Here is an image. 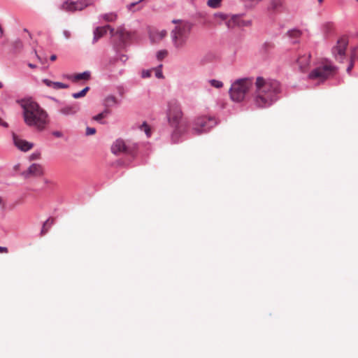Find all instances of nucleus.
<instances>
[{"mask_svg": "<svg viewBox=\"0 0 358 358\" xmlns=\"http://www.w3.org/2000/svg\"><path fill=\"white\" fill-rule=\"evenodd\" d=\"M280 92V85L278 81L259 76L255 82L252 102L259 108L269 107L277 100Z\"/></svg>", "mask_w": 358, "mask_h": 358, "instance_id": "f257e3e1", "label": "nucleus"}, {"mask_svg": "<svg viewBox=\"0 0 358 358\" xmlns=\"http://www.w3.org/2000/svg\"><path fill=\"white\" fill-rule=\"evenodd\" d=\"M23 109L24 121L29 127L43 130L48 122L46 112L33 99H23L17 101Z\"/></svg>", "mask_w": 358, "mask_h": 358, "instance_id": "f03ea898", "label": "nucleus"}, {"mask_svg": "<svg viewBox=\"0 0 358 358\" xmlns=\"http://www.w3.org/2000/svg\"><path fill=\"white\" fill-rule=\"evenodd\" d=\"M167 118L169 124L173 128L172 139L176 141L182 132L181 123L183 113L180 103L176 101H170L168 103Z\"/></svg>", "mask_w": 358, "mask_h": 358, "instance_id": "7ed1b4c3", "label": "nucleus"}, {"mask_svg": "<svg viewBox=\"0 0 358 358\" xmlns=\"http://www.w3.org/2000/svg\"><path fill=\"white\" fill-rule=\"evenodd\" d=\"M336 72V68L330 62L322 60L308 74V78L312 80L324 82L334 76Z\"/></svg>", "mask_w": 358, "mask_h": 358, "instance_id": "20e7f679", "label": "nucleus"}, {"mask_svg": "<svg viewBox=\"0 0 358 358\" xmlns=\"http://www.w3.org/2000/svg\"><path fill=\"white\" fill-rule=\"evenodd\" d=\"M252 78H244L235 80L229 89L231 99L236 102H241L244 100L246 94L252 86Z\"/></svg>", "mask_w": 358, "mask_h": 358, "instance_id": "39448f33", "label": "nucleus"}, {"mask_svg": "<svg viewBox=\"0 0 358 358\" xmlns=\"http://www.w3.org/2000/svg\"><path fill=\"white\" fill-rule=\"evenodd\" d=\"M192 30V24L189 22H182L176 26L172 31V41L177 50L186 46Z\"/></svg>", "mask_w": 358, "mask_h": 358, "instance_id": "423d86ee", "label": "nucleus"}, {"mask_svg": "<svg viewBox=\"0 0 358 358\" xmlns=\"http://www.w3.org/2000/svg\"><path fill=\"white\" fill-rule=\"evenodd\" d=\"M216 124L217 122L214 117L201 116L194 120L192 130L196 134H201L208 131Z\"/></svg>", "mask_w": 358, "mask_h": 358, "instance_id": "0eeeda50", "label": "nucleus"}, {"mask_svg": "<svg viewBox=\"0 0 358 358\" xmlns=\"http://www.w3.org/2000/svg\"><path fill=\"white\" fill-rule=\"evenodd\" d=\"M348 45V39L345 36L341 37L332 48V54L335 59L341 62L344 59L345 50Z\"/></svg>", "mask_w": 358, "mask_h": 358, "instance_id": "6e6552de", "label": "nucleus"}, {"mask_svg": "<svg viewBox=\"0 0 358 358\" xmlns=\"http://www.w3.org/2000/svg\"><path fill=\"white\" fill-rule=\"evenodd\" d=\"M225 24L228 29H231L235 27H250L252 24V20H243L240 15H233L228 16Z\"/></svg>", "mask_w": 358, "mask_h": 358, "instance_id": "1a4fd4ad", "label": "nucleus"}, {"mask_svg": "<svg viewBox=\"0 0 358 358\" xmlns=\"http://www.w3.org/2000/svg\"><path fill=\"white\" fill-rule=\"evenodd\" d=\"M88 5L89 3L85 0L78 1L67 0L61 5L60 8L64 11L74 12L76 10H82Z\"/></svg>", "mask_w": 358, "mask_h": 358, "instance_id": "9d476101", "label": "nucleus"}, {"mask_svg": "<svg viewBox=\"0 0 358 358\" xmlns=\"http://www.w3.org/2000/svg\"><path fill=\"white\" fill-rule=\"evenodd\" d=\"M13 141L15 146L22 152H27L34 147V144L32 143L21 138L15 133L13 134Z\"/></svg>", "mask_w": 358, "mask_h": 358, "instance_id": "9b49d317", "label": "nucleus"}, {"mask_svg": "<svg viewBox=\"0 0 358 358\" xmlns=\"http://www.w3.org/2000/svg\"><path fill=\"white\" fill-rule=\"evenodd\" d=\"M111 151L115 155L120 153H131L129 148L127 146L125 142L122 139H117L113 143L111 147Z\"/></svg>", "mask_w": 358, "mask_h": 358, "instance_id": "f8f14e48", "label": "nucleus"}, {"mask_svg": "<svg viewBox=\"0 0 358 358\" xmlns=\"http://www.w3.org/2000/svg\"><path fill=\"white\" fill-rule=\"evenodd\" d=\"M310 53L304 54L299 57L297 64L301 71L305 72L308 70L310 64Z\"/></svg>", "mask_w": 358, "mask_h": 358, "instance_id": "ddd939ff", "label": "nucleus"}, {"mask_svg": "<svg viewBox=\"0 0 358 358\" xmlns=\"http://www.w3.org/2000/svg\"><path fill=\"white\" fill-rule=\"evenodd\" d=\"M108 30H110L112 36L114 35V29L113 28H111V27L110 25L97 27L94 31L93 43H94L97 42L100 38H101L106 34Z\"/></svg>", "mask_w": 358, "mask_h": 358, "instance_id": "4468645a", "label": "nucleus"}, {"mask_svg": "<svg viewBox=\"0 0 358 358\" xmlns=\"http://www.w3.org/2000/svg\"><path fill=\"white\" fill-rule=\"evenodd\" d=\"M80 110V106L78 103H73L62 107L59 109V113L66 116L74 115Z\"/></svg>", "mask_w": 358, "mask_h": 358, "instance_id": "2eb2a0df", "label": "nucleus"}, {"mask_svg": "<svg viewBox=\"0 0 358 358\" xmlns=\"http://www.w3.org/2000/svg\"><path fill=\"white\" fill-rule=\"evenodd\" d=\"M66 78L73 82H78L81 80H89L91 78V73L90 71H85L80 73L67 75L66 76Z\"/></svg>", "mask_w": 358, "mask_h": 358, "instance_id": "dca6fc26", "label": "nucleus"}, {"mask_svg": "<svg viewBox=\"0 0 358 358\" xmlns=\"http://www.w3.org/2000/svg\"><path fill=\"white\" fill-rule=\"evenodd\" d=\"M113 36H117L123 43L127 42L131 38V34L122 27L118 28Z\"/></svg>", "mask_w": 358, "mask_h": 358, "instance_id": "f3484780", "label": "nucleus"}, {"mask_svg": "<svg viewBox=\"0 0 358 358\" xmlns=\"http://www.w3.org/2000/svg\"><path fill=\"white\" fill-rule=\"evenodd\" d=\"M42 82L48 87H51L55 90H58L60 89H67L69 88V85L64 84L60 82H53L49 79H43Z\"/></svg>", "mask_w": 358, "mask_h": 358, "instance_id": "a211bd4d", "label": "nucleus"}, {"mask_svg": "<svg viewBox=\"0 0 358 358\" xmlns=\"http://www.w3.org/2000/svg\"><path fill=\"white\" fill-rule=\"evenodd\" d=\"M283 7V0H271L268 10L272 12L280 11Z\"/></svg>", "mask_w": 358, "mask_h": 358, "instance_id": "6ab92c4d", "label": "nucleus"}, {"mask_svg": "<svg viewBox=\"0 0 358 358\" xmlns=\"http://www.w3.org/2000/svg\"><path fill=\"white\" fill-rule=\"evenodd\" d=\"M167 34L166 30L154 31L150 33V37L153 42H159L162 40Z\"/></svg>", "mask_w": 358, "mask_h": 358, "instance_id": "aec40b11", "label": "nucleus"}, {"mask_svg": "<svg viewBox=\"0 0 358 358\" xmlns=\"http://www.w3.org/2000/svg\"><path fill=\"white\" fill-rule=\"evenodd\" d=\"M28 173L31 176H40L43 175V168L39 164H33L29 166Z\"/></svg>", "mask_w": 358, "mask_h": 358, "instance_id": "412c9836", "label": "nucleus"}, {"mask_svg": "<svg viewBox=\"0 0 358 358\" xmlns=\"http://www.w3.org/2000/svg\"><path fill=\"white\" fill-rule=\"evenodd\" d=\"M228 16L229 15L225 13L217 12L213 15V18L219 24H220L222 22L226 23Z\"/></svg>", "mask_w": 358, "mask_h": 358, "instance_id": "4be33fe9", "label": "nucleus"}, {"mask_svg": "<svg viewBox=\"0 0 358 358\" xmlns=\"http://www.w3.org/2000/svg\"><path fill=\"white\" fill-rule=\"evenodd\" d=\"M53 219H48L43 224L41 231V235L44 236L49 230L50 227L53 224Z\"/></svg>", "mask_w": 358, "mask_h": 358, "instance_id": "5701e85b", "label": "nucleus"}, {"mask_svg": "<svg viewBox=\"0 0 358 358\" xmlns=\"http://www.w3.org/2000/svg\"><path fill=\"white\" fill-rule=\"evenodd\" d=\"M105 106L108 107L113 106L118 103V101L114 96H108L105 99Z\"/></svg>", "mask_w": 358, "mask_h": 358, "instance_id": "b1692460", "label": "nucleus"}, {"mask_svg": "<svg viewBox=\"0 0 358 358\" xmlns=\"http://www.w3.org/2000/svg\"><path fill=\"white\" fill-rule=\"evenodd\" d=\"M247 8H252L255 7L262 0H241Z\"/></svg>", "mask_w": 358, "mask_h": 358, "instance_id": "393cba45", "label": "nucleus"}, {"mask_svg": "<svg viewBox=\"0 0 358 358\" xmlns=\"http://www.w3.org/2000/svg\"><path fill=\"white\" fill-rule=\"evenodd\" d=\"M208 83L211 87H215L216 89H220L224 86V84L221 80L215 79L209 80Z\"/></svg>", "mask_w": 358, "mask_h": 358, "instance_id": "a878e982", "label": "nucleus"}, {"mask_svg": "<svg viewBox=\"0 0 358 358\" xmlns=\"http://www.w3.org/2000/svg\"><path fill=\"white\" fill-rule=\"evenodd\" d=\"M287 36L292 38H298L301 35V31L299 29H292L287 31Z\"/></svg>", "mask_w": 358, "mask_h": 358, "instance_id": "bb28decb", "label": "nucleus"}, {"mask_svg": "<svg viewBox=\"0 0 358 358\" xmlns=\"http://www.w3.org/2000/svg\"><path fill=\"white\" fill-rule=\"evenodd\" d=\"M89 90H90V87H86L83 90H82L80 92H76V93H73L72 94V96L74 99H79V98L83 97V96H85L86 95L87 92Z\"/></svg>", "mask_w": 358, "mask_h": 358, "instance_id": "cd10ccee", "label": "nucleus"}, {"mask_svg": "<svg viewBox=\"0 0 358 358\" xmlns=\"http://www.w3.org/2000/svg\"><path fill=\"white\" fill-rule=\"evenodd\" d=\"M222 0H208L207 5L213 8H217L220 7Z\"/></svg>", "mask_w": 358, "mask_h": 358, "instance_id": "c85d7f7f", "label": "nucleus"}, {"mask_svg": "<svg viewBox=\"0 0 358 358\" xmlns=\"http://www.w3.org/2000/svg\"><path fill=\"white\" fill-rule=\"evenodd\" d=\"M116 18L117 15L113 13H106L103 15V19L107 22H113Z\"/></svg>", "mask_w": 358, "mask_h": 358, "instance_id": "c756f323", "label": "nucleus"}, {"mask_svg": "<svg viewBox=\"0 0 358 358\" xmlns=\"http://www.w3.org/2000/svg\"><path fill=\"white\" fill-rule=\"evenodd\" d=\"M168 55V52L166 50H159L157 53V58L158 60L162 61Z\"/></svg>", "mask_w": 358, "mask_h": 358, "instance_id": "7c9ffc66", "label": "nucleus"}, {"mask_svg": "<svg viewBox=\"0 0 358 358\" xmlns=\"http://www.w3.org/2000/svg\"><path fill=\"white\" fill-rule=\"evenodd\" d=\"M109 113L108 110H105L103 112L98 114L97 115H95L93 117V120L96 121H100L103 118H104L106 115Z\"/></svg>", "mask_w": 358, "mask_h": 358, "instance_id": "2f4dec72", "label": "nucleus"}, {"mask_svg": "<svg viewBox=\"0 0 358 358\" xmlns=\"http://www.w3.org/2000/svg\"><path fill=\"white\" fill-rule=\"evenodd\" d=\"M162 66V65L161 64L157 68L152 69V71H155V76L158 78H163V75H162V71H161Z\"/></svg>", "mask_w": 358, "mask_h": 358, "instance_id": "473e14b6", "label": "nucleus"}, {"mask_svg": "<svg viewBox=\"0 0 358 358\" xmlns=\"http://www.w3.org/2000/svg\"><path fill=\"white\" fill-rule=\"evenodd\" d=\"M141 129L144 131L145 133L146 134V135L148 136H150V129L149 127V126L145 123L144 122L141 126Z\"/></svg>", "mask_w": 358, "mask_h": 358, "instance_id": "72a5a7b5", "label": "nucleus"}, {"mask_svg": "<svg viewBox=\"0 0 358 358\" xmlns=\"http://www.w3.org/2000/svg\"><path fill=\"white\" fill-rule=\"evenodd\" d=\"M152 73V69L143 70L142 71V77L143 78H149L151 76Z\"/></svg>", "mask_w": 358, "mask_h": 358, "instance_id": "f704fd0d", "label": "nucleus"}, {"mask_svg": "<svg viewBox=\"0 0 358 358\" xmlns=\"http://www.w3.org/2000/svg\"><path fill=\"white\" fill-rule=\"evenodd\" d=\"M355 49H354L352 50V55H351V62H350V66L348 67L347 69V71L348 72H350L351 71V69L353 68V60H354V57H355Z\"/></svg>", "mask_w": 358, "mask_h": 358, "instance_id": "c9c22d12", "label": "nucleus"}, {"mask_svg": "<svg viewBox=\"0 0 358 358\" xmlns=\"http://www.w3.org/2000/svg\"><path fill=\"white\" fill-rule=\"evenodd\" d=\"M128 59V57L125 55H120L117 59H114V61L119 60L123 64H124Z\"/></svg>", "mask_w": 358, "mask_h": 358, "instance_id": "e433bc0d", "label": "nucleus"}, {"mask_svg": "<svg viewBox=\"0 0 358 358\" xmlns=\"http://www.w3.org/2000/svg\"><path fill=\"white\" fill-rule=\"evenodd\" d=\"M96 133V129L92 127H87L86 129V135L90 136L93 135Z\"/></svg>", "mask_w": 358, "mask_h": 358, "instance_id": "4c0bfd02", "label": "nucleus"}, {"mask_svg": "<svg viewBox=\"0 0 358 358\" xmlns=\"http://www.w3.org/2000/svg\"><path fill=\"white\" fill-rule=\"evenodd\" d=\"M39 158H40L39 153H33L30 155L31 160H36V159H38Z\"/></svg>", "mask_w": 358, "mask_h": 358, "instance_id": "58836bf2", "label": "nucleus"}, {"mask_svg": "<svg viewBox=\"0 0 358 358\" xmlns=\"http://www.w3.org/2000/svg\"><path fill=\"white\" fill-rule=\"evenodd\" d=\"M63 35H64V38H66V39L70 38L71 36V32L69 31H68V30H64L63 31Z\"/></svg>", "mask_w": 358, "mask_h": 358, "instance_id": "ea45409f", "label": "nucleus"}, {"mask_svg": "<svg viewBox=\"0 0 358 358\" xmlns=\"http://www.w3.org/2000/svg\"><path fill=\"white\" fill-rule=\"evenodd\" d=\"M52 135L57 138H61L63 136V134L59 131H55L52 132Z\"/></svg>", "mask_w": 358, "mask_h": 358, "instance_id": "a19ab883", "label": "nucleus"}, {"mask_svg": "<svg viewBox=\"0 0 358 358\" xmlns=\"http://www.w3.org/2000/svg\"><path fill=\"white\" fill-rule=\"evenodd\" d=\"M14 44H15V47H16L17 48L20 49V48H22V41H21L20 40H17V41H15V43H14Z\"/></svg>", "mask_w": 358, "mask_h": 358, "instance_id": "79ce46f5", "label": "nucleus"}, {"mask_svg": "<svg viewBox=\"0 0 358 358\" xmlns=\"http://www.w3.org/2000/svg\"><path fill=\"white\" fill-rule=\"evenodd\" d=\"M8 250L6 247L0 246V253H8Z\"/></svg>", "mask_w": 358, "mask_h": 358, "instance_id": "37998d69", "label": "nucleus"}, {"mask_svg": "<svg viewBox=\"0 0 358 358\" xmlns=\"http://www.w3.org/2000/svg\"><path fill=\"white\" fill-rule=\"evenodd\" d=\"M0 126H2L3 127H7L8 124L5 122L1 117H0Z\"/></svg>", "mask_w": 358, "mask_h": 358, "instance_id": "c03bdc74", "label": "nucleus"}, {"mask_svg": "<svg viewBox=\"0 0 358 358\" xmlns=\"http://www.w3.org/2000/svg\"><path fill=\"white\" fill-rule=\"evenodd\" d=\"M57 59V56L55 55H52L51 57H50V60L51 61H55Z\"/></svg>", "mask_w": 358, "mask_h": 358, "instance_id": "a18cd8bd", "label": "nucleus"}, {"mask_svg": "<svg viewBox=\"0 0 358 358\" xmlns=\"http://www.w3.org/2000/svg\"><path fill=\"white\" fill-rule=\"evenodd\" d=\"M29 66L31 69H34L36 68V66L34 64H29Z\"/></svg>", "mask_w": 358, "mask_h": 358, "instance_id": "49530a36", "label": "nucleus"}, {"mask_svg": "<svg viewBox=\"0 0 358 358\" xmlns=\"http://www.w3.org/2000/svg\"><path fill=\"white\" fill-rule=\"evenodd\" d=\"M317 1L320 4H321L323 3L324 0H317Z\"/></svg>", "mask_w": 358, "mask_h": 358, "instance_id": "de8ad7c7", "label": "nucleus"}, {"mask_svg": "<svg viewBox=\"0 0 358 358\" xmlns=\"http://www.w3.org/2000/svg\"><path fill=\"white\" fill-rule=\"evenodd\" d=\"M3 203V199L0 196V205Z\"/></svg>", "mask_w": 358, "mask_h": 358, "instance_id": "09e8293b", "label": "nucleus"}, {"mask_svg": "<svg viewBox=\"0 0 358 358\" xmlns=\"http://www.w3.org/2000/svg\"><path fill=\"white\" fill-rule=\"evenodd\" d=\"M3 87V84L0 82V89Z\"/></svg>", "mask_w": 358, "mask_h": 358, "instance_id": "8fccbe9b", "label": "nucleus"}, {"mask_svg": "<svg viewBox=\"0 0 358 358\" xmlns=\"http://www.w3.org/2000/svg\"><path fill=\"white\" fill-rule=\"evenodd\" d=\"M358 2V0H356Z\"/></svg>", "mask_w": 358, "mask_h": 358, "instance_id": "3c124183", "label": "nucleus"}]
</instances>
